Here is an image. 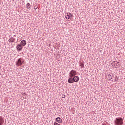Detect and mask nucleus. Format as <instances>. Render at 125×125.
<instances>
[{
	"label": "nucleus",
	"mask_w": 125,
	"mask_h": 125,
	"mask_svg": "<svg viewBox=\"0 0 125 125\" xmlns=\"http://www.w3.org/2000/svg\"><path fill=\"white\" fill-rule=\"evenodd\" d=\"M74 80L75 82H79V80H80V78L78 76H75V78Z\"/></svg>",
	"instance_id": "2eb2a0df"
},
{
	"label": "nucleus",
	"mask_w": 125,
	"mask_h": 125,
	"mask_svg": "<svg viewBox=\"0 0 125 125\" xmlns=\"http://www.w3.org/2000/svg\"><path fill=\"white\" fill-rule=\"evenodd\" d=\"M124 124V119L121 117H117L114 120L115 125H123Z\"/></svg>",
	"instance_id": "f257e3e1"
},
{
	"label": "nucleus",
	"mask_w": 125,
	"mask_h": 125,
	"mask_svg": "<svg viewBox=\"0 0 125 125\" xmlns=\"http://www.w3.org/2000/svg\"><path fill=\"white\" fill-rule=\"evenodd\" d=\"M26 7L27 8V9H29V10L31 9V4H30V3H27L26 4Z\"/></svg>",
	"instance_id": "4468645a"
},
{
	"label": "nucleus",
	"mask_w": 125,
	"mask_h": 125,
	"mask_svg": "<svg viewBox=\"0 0 125 125\" xmlns=\"http://www.w3.org/2000/svg\"><path fill=\"white\" fill-rule=\"evenodd\" d=\"M54 125H60V124L57 123V122H54Z\"/></svg>",
	"instance_id": "f3484780"
},
{
	"label": "nucleus",
	"mask_w": 125,
	"mask_h": 125,
	"mask_svg": "<svg viewBox=\"0 0 125 125\" xmlns=\"http://www.w3.org/2000/svg\"><path fill=\"white\" fill-rule=\"evenodd\" d=\"M24 63V59L22 58H20L18 59L17 62H16V66H22Z\"/></svg>",
	"instance_id": "f03ea898"
},
{
	"label": "nucleus",
	"mask_w": 125,
	"mask_h": 125,
	"mask_svg": "<svg viewBox=\"0 0 125 125\" xmlns=\"http://www.w3.org/2000/svg\"><path fill=\"white\" fill-rule=\"evenodd\" d=\"M20 45H22V46H26V45L27 44V41L25 40H22L20 42Z\"/></svg>",
	"instance_id": "0eeeda50"
},
{
	"label": "nucleus",
	"mask_w": 125,
	"mask_h": 125,
	"mask_svg": "<svg viewBox=\"0 0 125 125\" xmlns=\"http://www.w3.org/2000/svg\"><path fill=\"white\" fill-rule=\"evenodd\" d=\"M55 121L57 122V123H59V124H62V123H63V121H62V119L60 117H57Z\"/></svg>",
	"instance_id": "9d476101"
},
{
	"label": "nucleus",
	"mask_w": 125,
	"mask_h": 125,
	"mask_svg": "<svg viewBox=\"0 0 125 125\" xmlns=\"http://www.w3.org/2000/svg\"><path fill=\"white\" fill-rule=\"evenodd\" d=\"M79 67H80L81 69H83L84 68V62H79Z\"/></svg>",
	"instance_id": "6e6552de"
},
{
	"label": "nucleus",
	"mask_w": 125,
	"mask_h": 125,
	"mask_svg": "<svg viewBox=\"0 0 125 125\" xmlns=\"http://www.w3.org/2000/svg\"><path fill=\"white\" fill-rule=\"evenodd\" d=\"M16 48L18 50V51H21L23 49V47L22 45H21V44H19L16 46Z\"/></svg>",
	"instance_id": "423d86ee"
},
{
	"label": "nucleus",
	"mask_w": 125,
	"mask_h": 125,
	"mask_svg": "<svg viewBox=\"0 0 125 125\" xmlns=\"http://www.w3.org/2000/svg\"><path fill=\"white\" fill-rule=\"evenodd\" d=\"M4 123V120L2 116H0V125H2V124Z\"/></svg>",
	"instance_id": "ddd939ff"
},
{
	"label": "nucleus",
	"mask_w": 125,
	"mask_h": 125,
	"mask_svg": "<svg viewBox=\"0 0 125 125\" xmlns=\"http://www.w3.org/2000/svg\"><path fill=\"white\" fill-rule=\"evenodd\" d=\"M103 125H106V124H103Z\"/></svg>",
	"instance_id": "aec40b11"
},
{
	"label": "nucleus",
	"mask_w": 125,
	"mask_h": 125,
	"mask_svg": "<svg viewBox=\"0 0 125 125\" xmlns=\"http://www.w3.org/2000/svg\"><path fill=\"white\" fill-rule=\"evenodd\" d=\"M72 17V14H71L70 13H68L67 14V15L65 16V18L66 19H70Z\"/></svg>",
	"instance_id": "f8f14e48"
},
{
	"label": "nucleus",
	"mask_w": 125,
	"mask_h": 125,
	"mask_svg": "<svg viewBox=\"0 0 125 125\" xmlns=\"http://www.w3.org/2000/svg\"><path fill=\"white\" fill-rule=\"evenodd\" d=\"M77 75V71L76 70H72L69 73V77H75Z\"/></svg>",
	"instance_id": "20e7f679"
},
{
	"label": "nucleus",
	"mask_w": 125,
	"mask_h": 125,
	"mask_svg": "<svg viewBox=\"0 0 125 125\" xmlns=\"http://www.w3.org/2000/svg\"><path fill=\"white\" fill-rule=\"evenodd\" d=\"M37 8H38V6H37V5H35V6H34V9H37Z\"/></svg>",
	"instance_id": "dca6fc26"
},
{
	"label": "nucleus",
	"mask_w": 125,
	"mask_h": 125,
	"mask_svg": "<svg viewBox=\"0 0 125 125\" xmlns=\"http://www.w3.org/2000/svg\"><path fill=\"white\" fill-rule=\"evenodd\" d=\"M111 65H112V67H120L121 66V63L117 62V61H114L112 62Z\"/></svg>",
	"instance_id": "7ed1b4c3"
},
{
	"label": "nucleus",
	"mask_w": 125,
	"mask_h": 125,
	"mask_svg": "<svg viewBox=\"0 0 125 125\" xmlns=\"http://www.w3.org/2000/svg\"><path fill=\"white\" fill-rule=\"evenodd\" d=\"M75 76L69 77L68 79V83H74V82H75Z\"/></svg>",
	"instance_id": "39448f33"
},
{
	"label": "nucleus",
	"mask_w": 125,
	"mask_h": 125,
	"mask_svg": "<svg viewBox=\"0 0 125 125\" xmlns=\"http://www.w3.org/2000/svg\"><path fill=\"white\" fill-rule=\"evenodd\" d=\"M16 39L15 38V37H11V38H9V39L8 40V42H10V43L11 42H15Z\"/></svg>",
	"instance_id": "1a4fd4ad"
},
{
	"label": "nucleus",
	"mask_w": 125,
	"mask_h": 125,
	"mask_svg": "<svg viewBox=\"0 0 125 125\" xmlns=\"http://www.w3.org/2000/svg\"><path fill=\"white\" fill-rule=\"evenodd\" d=\"M106 79H107V80H112L113 76L110 74H107L106 76Z\"/></svg>",
	"instance_id": "9b49d317"
},
{
	"label": "nucleus",
	"mask_w": 125,
	"mask_h": 125,
	"mask_svg": "<svg viewBox=\"0 0 125 125\" xmlns=\"http://www.w3.org/2000/svg\"><path fill=\"white\" fill-rule=\"evenodd\" d=\"M62 98H65V95H63L62 96Z\"/></svg>",
	"instance_id": "a211bd4d"
},
{
	"label": "nucleus",
	"mask_w": 125,
	"mask_h": 125,
	"mask_svg": "<svg viewBox=\"0 0 125 125\" xmlns=\"http://www.w3.org/2000/svg\"><path fill=\"white\" fill-rule=\"evenodd\" d=\"M14 37H16V35H14Z\"/></svg>",
	"instance_id": "6ab92c4d"
}]
</instances>
